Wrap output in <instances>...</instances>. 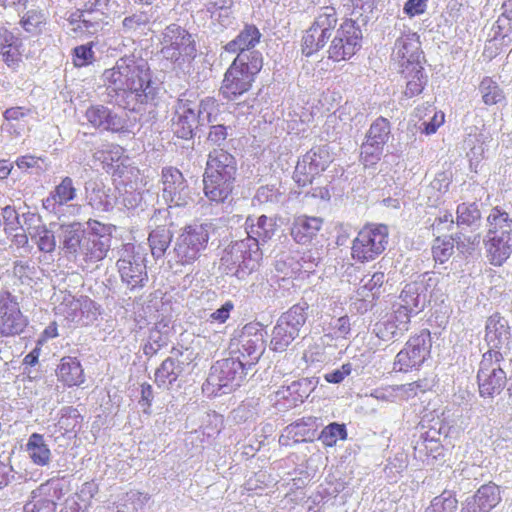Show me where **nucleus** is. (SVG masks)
I'll list each match as a JSON object with an SVG mask.
<instances>
[{
	"mask_svg": "<svg viewBox=\"0 0 512 512\" xmlns=\"http://www.w3.org/2000/svg\"><path fill=\"white\" fill-rule=\"evenodd\" d=\"M13 479V467L9 463L0 461V489L6 487Z\"/></svg>",
	"mask_w": 512,
	"mask_h": 512,
	"instance_id": "nucleus-62",
	"label": "nucleus"
},
{
	"mask_svg": "<svg viewBox=\"0 0 512 512\" xmlns=\"http://www.w3.org/2000/svg\"><path fill=\"white\" fill-rule=\"evenodd\" d=\"M501 501V491L494 483L482 485L477 492L466 499L461 512H490Z\"/></svg>",
	"mask_w": 512,
	"mask_h": 512,
	"instance_id": "nucleus-23",
	"label": "nucleus"
},
{
	"mask_svg": "<svg viewBox=\"0 0 512 512\" xmlns=\"http://www.w3.org/2000/svg\"><path fill=\"white\" fill-rule=\"evenodd\" d=\"M479 90L482 94L484 103L487 105L497 104L505 98L498 84L489 77H486L481 81Z\"/></svg>",
	"mask_w": 512,
	"mask_h": 512,
	"instance_id": "nucleus-45",
	"label": "nucleus"
},
{
	"mask_svg": "<svg viewBox=\"0 0 512 512\" xmlns=\"http://www.w3.org/2000/svg\"><path fill=\"white\" fill-rule=\"evenodd\" d=\"M31 267L28 262L23 261H15L12 268V273L15 277L23 280L24 278H29V271Z\"/></svg>",
	"mask_w": 512,
	"mask_h": 512,
	"instance_id": "nucleus-63",
	"label": "nucleus"
},
{
	"mask_svg": "<svg viewBox=\"0 0 512 512\" xmlns=\"http://www.w3.org/2000/svg\"><path fill=\"white\" fill-rule=\"evenodd\" d=\"M2 217L5 224V230L15 231L22 226L19 214L15 208L11 206H6L2 209Z\"/></svg>",
	"mask_w": 512,
	"mask_h": 512,
	"instance_id": "nucleus-53",
	"label": "nucleus"
},
{
	"mask_svg": "<svg viewBox=\"0 0 512 512\" xmlns=\"http://www.w3.org/2000/svg\"><path fill=\"white\" fill-rule=\"evenodd\" d=\"M479 239V234H473L468 237L464 236V239H462L461 236L443 240L437 238L432 247L433 257L435 261L444 263L453 254L454 242H456L458 249H462V251H464L468 250L471 246H474L476 243H479Z\"/></svg>",
	"mask_w": 512,
	"mask_h": 512,
	"instance_id": "nucleus-27",
	"label": "nucleus"
},
{
	"mask_svg": "<svg viewBox=\"0 0 512 512\" xmlns=\"http://www.w3.org/2000/svg\"><path fill=\"white\" fill-rule=\"evenodd\" d=\"M428 0H407L403 12L409 17L423 14L426 11Z\"/></svg>",
	"mask_w": 512,
	"mask_h": 512,
	"instance_id": "nucleus-57",
	"label": "nucleus"
},
{
	"mask_svg": "<svg viewBox=\"0 0 512 512\" xmlns=\"http://www.w3.org/2000/svg\"><path fill=\"white\" fill-rule=\"evenodd\" d=\"M82 417L78 410L73 407H65L58 420L57 427L62 434L76 433L81 425Z\"/></svg>",
	"mask_w": 512,
	"mask_h": 512,
	"instance_id": "nucleus-42",
	"label": "nucleus"
},
{
	"mask_svg": "<svg viewBox=\"0 0 512 512\" xmlns=\"http://www.w3.org/2000/svg\"><path fill=\"white\" fill-rule=\"evenodd\" d=\"M181 362L174 358L165 359L155 372V382L159 388H169L182 373Z\"/></svg>",
	"mask_w": 512,
	"mask_h": 512,
	"instance_id": "nucleus-33",
	"label": "nucleus"
},
{
	"mask_svg": "<svg viewBox=\"0 0 512 512\" xmlns=\"http://www.w3.org/2000/svg\"><path fill=\"white\" fill-rule=\"evenodd\" d=\"M485 240L486 256L494 266H501L512 254V233L487 235Z\"/></svg>",
	"mask_w": 512,
	"mask_h": 512,
	"instance_id": "nucleus-26",
	"label": "nucleus"
},
{
	"mask_svg": "<svg viewBox=\"0 0 512 512\" xmlns=\"http://www.w3.org/2000/svg\"><path fill=\"white\" fill-rule=\"evenodd\" d=\"M142 194L136 190H125L121 195V202L127 209H135L142 202Z\"/></svg>",
	"mask_w": 512,
	"mask_h": 512,
	"instance_id": "nucleus-58",
	"label": "nucleus"
},
{
	"mask_svg": "<svg viewBox=\"0 0 512 512\" xmlns=\"http://www.w3.org/2000/svg\"><path fill=\"white\" fill-rule=\"evenodd\" d=\"M419 311L408 309L405 306L399 305V308L395 311V320L398 322V325H395L394 323H386L383 324L384 330L382 326H378L377 329V335L382 338L383 340H388V333H390L392 336L394 335L395 331L394 329H407L406 325L410 321L411 314H417Z\"/></svg>",
	"mask_w": 512,
	"mask_h": 512,
	"instance_id": "nucleus-41",
	"label": "nucleus"
},
{
	"mask_svg": "<svg viewBox=\"0 0 512 512\" xmlns=\"http://www.w3.org/2000/svg\"><path fill=\"white\" fill-rule=\"evenodd\" d=\"M251 221V224L247 226V234L250 238L254 239L257 243H265L271 239L275 232V222L272 218H268L265 215L258 217L256 224L253 220L247 218L246 224Z\"/></svg>",
	"mask_w": 512,
	"mask_h": 512,
	"instance_id": "nucleus-35",
	"label": "nucleus"
},
{
	"mask_svg": "<svg viewBox=\"0 0 512 512\" xmlns=\"http://www.w3.org/2000/svg\"><path fill=\"white\" fill-rule=\"evenodd\" d=\"M44 23L45 16L38 10H28L20 20L22 28L31 35L39 34Z\"/></svg>",
	"mask_w": 512,
	"mask_h": 512,
	"instance_id": "nucleus-48",
	"label": "nucleus"
},
{
	"mask_svg": "<svg viewBox=\"0 0 512 512\" xmlns=\"http://www.w3.org/2000/svg\"><path fill=\"white\" fill-rule=\"evenodd\" d=\"M351 373V365L344 364L340 369H336L334 371L328 372L325 374L324 378L329 383H340L344 380L346 376Z\"/></svg>",
	"mask_w": 512,
	"mask_h": 512,
	"instance_id": "nucleus-60",
	"label": "nucleus"
},
{
	"mask_svg": "<svg viewBox=\"0 0 512 512\" xmlns=\"http://www.w3.org/2000/svg\"><path fill=\"white\" fill-rule=\"evenodd\" d=\"M28 114L29 110L23 107L6 109L3 113L4 122L1 125V130L10 135H21L27 126L25 118Z\"/></svg>",
	"mask_w": 512,
	"mask_h": 512,
	"instance_id": "nucleus-32",
	"label": "nucleus"
},
{
	"mask_svg": "<svg viewBox=\"0 0 512 512\" xmlns=\"http://www.w3.org/2000/svg\"><path fill=\"white\" fill-rule=\"evenodd\" d=\"M458 507L457 499L451 492L444 491L436 496L426 508L425 512H456Z\"/></svg>",
	"mask_w": 512,
	"mask_h": 512,
	"instance_id": "nucleus-46",
	"label": "nucleus"
},
{
	"mask_svg": "<svg viewBox=\"0 0 512 512\" xmlns=\"http://www.w3.org/2000/svg\"><path fill=\"white\" fill-rule=\"evenodd\" d=\"M444 122V113L442 112H434L433 117L428 122H423V128H420L421 131L427 135H431L436 132L438 127H440Z\"/></svg>",
	"mask_w": 512,
	"mask_h": 512,
	"instance_id": "nucleus-61",
	"label": "nucleus"
},
{
	"mask_svg": "<svg viewBox=\"0 0 512 512\" xmlns=\"http://www.w3.org/2000/svg\"><path fill=\"white\" fill-rule=\"evenodd\" d=\"M200 122L207 121L213 124L208 136V142L214 146L210 151L203 177L204 193L209 205L215 206L218 212L224 210V126L220 104L214 98L201 101L197 110Z\"/></svg>",
	"mask_w": 512,
	"mask_h": 512,
	"instance_id": "nucleus-2",
	"label": "nucleus"
},
{
	"mask_svg": "<svg viewBox=\"0 0 512 512\" xmlns=\"http://www.w3.org/2000/svg\"><path fill=\"white\" fill-rule=\"evenodd\" d=\"M59 230L60 249L67 259L75 263L88 231L83 228L80 222L61 224Z\"/></svg>",
	"mask_w": 512,
	"mask_h": 512,
	"instance_id": "nucleus-22",
	"label": "nucleus"
},
{
	"mask_svg": "<svg viewBox=\"0 0 512 512\" xmlns=\"http://www.w3.org/2000/svg\"><path fill=\"white\" fill-rule=\"evenodd\" d=\"M17 310H20L17 297L7 289L0 290V315Z\"/></svg>",
	"mask_w": 512,
	"mask_h": 512,
	"instance_id": "nucleus-52",
	"label": "nucleus"
},
{
	"mask_svg": "<svg viewBox=\"0 0 512 512\" xmlns=\"http://www.w3.org/2000/svg\"><path fill=\"white\" fill-rule=\"evenodd\" d=\"M85 118L93 128L101 131L119 133L127 130V120L102 104L88 107Z\"/></svg>",
	"mask_w": 512,
	"mask_h": 512,
	"instance_id": "nucleus-19",
	"label": "nucleus"
},
{
	"mask_svg": "<svg viewBox=\"0 0 512 512\" xmlns=\"http://www.w3.org/2000/svg\"><path fill=\"white\" fill-rule=\"evenodd\" d=\"M432 384L427 379L414 381L408 384L397 386L398 390H401L407 397L417 395L418 391L425 392L431 388Z\"/></svg>",
	"mask_w": 512,
	"mask_h": 512,
	"instance_id": "nucleus-55",
	"label": "nucleus"
},
{
	"mask_svg": "<svg viewBox=\"0 0 512 512\" xmlns=\"http://www.w3.org/2000/svg\"><path fill=\"white\" fill-rule=\"evenodd\" d=\"M484 156V147L482 143H478L470 148L467 152V157L469 158L471 166L473 164H478Z\"/></svg>",
	"mask_w": 512,
	"mask_h": 512,
	"instance_id": "nucleus-64",
	"label": "nucleus"
},
{
	"mask_svg": "<svg viewBox=\"0 0 512 512\" xmlns=\"http://www.w3.org/2000/svg\"><path fill=\"white\" fill-rule=\"evenodd\" d=\"M338 13L333 6H322L316 10L311 26L304 32L301 50L311 56L323 49L336 31Z\"/></svg>",
	"mask_w": 512,
	"mask_h": 512,
	"instance_id": "nucleus-4",
	"label": "nucleus"
},
{
	"mask_svg": "<svg viewBox=\"0 0 512 512\" xmlns=\"http://www.w3.org/2000/svg\"><path fill=\"white\" fill-rule=\"evenodd\" d=\"M150 18L146 12H137L126 16L122 21L124 33H136L143 31L149 24Z\"/></svg>",
	"mask_w": 512,
	"mask_h": 512,
	"instance_id": "nucleus-50",
	"label": "nucleus"
},
{
	"mask_svg": "<svg viewBox=\"0 0 512 512\" xmlns=\"http://www.w3.org/2000/svg\"><path fill=\"white\" fill-rule=\"evenodd\" d=\"M503 357L493 356L486 352L482 356L477 374L479 393L482 397L493 398L498 395L505 386L506 373L501 366Z\"/></svg>",
	"mask_w": 512,
	"mask_h": 512,
	"instance_id": "nucleus-11",
	"label": "nucleus"
},
{
	"mask_svg": "<svg viewBox=\"0 0 512 512\" xmlns=\"http://www.w3.org/2000/svg\"><path fill=\"white\" fill-rule=\"evenodd\" d=\"M162 197L172 207H184L191 200L190 191L183 174L174 167L162 170Z\"/></svg>",
	"mask_w": 512,
	"mask_h": 512,
	"instance_id": "nucleus-17",
	"label": "nucleus"
},
{
	"mask_svg": "<svg viewBox=\"0 0 512 512\" xmlns=\"http://www.w3.org/2000/svg\"><path fill=\"white\" fill-rule=\"evenodd\" d=\"M485 340L494 357H504L510 351L511 328L509 322L499 313L488 317L485 326Z\"/></svg>",
	"mask_w": 512,
	"mask_h": 512,
	"instance_id": "nucleus-16",
	"label": "nucleus"
},
{
	"mask_svg": "<svg viewBox=\"0 0 512 512\" xmlns=\"http://www.w3.org/2000/svg\"><path fill=\"white\" fill-rule=\"evenodd\" d=\"M73 61L75 66L83 67L90 64L94 59V52L92 45H80L73 50Z\"/></svg>",
	"mask_w": 512,
	"mask_h": 512,
	"instance_id": "nucleus-51",
	"label": "nucleus"
},
{
	"mask_svg": "<svg viewBox=\"0 0 512 512\" xmlns=\"http://www.w3.org/2000/svg\"><path fill=\"white\" fill-rule=\"evenodd\" d=\"M58 380L68 387L80 386L85 381L84 370L76 357L61 358L56 369Z\"/></svg>",
	"mask_w": 512,
	"mask_h": 512,
	"instance_id": "nucleus-29",
	"label": "nucleus"
},
{
	"mask_svg": "<svg viewBox=\"0 0 512 512\" xmlns=\"http://www.w3.org/2000/svg\"><path fill=\"white\" fill-rule=\"evenodd\" d=\"M160 44L162 56L171 62H184L196 57L197 49L192 34L178 24H170L164 29Z\"/></svg>",
	"mask_w": 512,
	"mask_h": 512,
	"instance_id": "nucleus-5",
	"label": "nucleus"
},
{
	"mask_svg": "<svg viewBox=\"0 0 512 512\" xmlns=\"http://www.w3.org/2000/svg\"><path fill=\"white\" fill-rule=\"evenodd\" d=\"M173 238L172 231L164 225H159L149 234V246L152 256L158 260L166 254Z\"/></svg>",
	"mask_w": 512,
	"mask_h": 512,
	"instance_id": "nucleus-34",
	"label": "nucleus"
},
{
	"mask_svg": "<svg viewBox=\"0 0 512 512\" xmlns=\"http://www.w3.org/2000/svg\"><path fill=\"white\" fill-rule=\"evenodd\" d=\"M426 286L423 282L406 284L400 294V305L408 309L420 311L427 302Z\"/></svg>",
	"mask_w": 512,
	"mask_h": 512,
	"instance_id": "nucleus-30",
	"label": "nucleus"
},
{
	"mask_svg": "<svg viewBox=\"0 0 512 512\" xmlns=\"http://www.w3.org/2000/svg\"><path fill=\"white\" fill-rule=\"evenodd\" d=\"M224 387V363L217 361L211 366L206 382L203 384V392L208 396L222 395Z\"/></svg>",
	"mask_w": 512,
	"mask_h": 512,
	"instance_id": "nucleus-39",
	"label": "nucleus"
},
{
	"mask_svg": "<svg viewBox=\"0 0 512 512\" xmlns=\"http://www.w3.org/2000/svg\"><path fill=\"white\" fill-rule=\"evenodd\" d=\"M296 338L297 337L291 334V331L286 330L278 320L272 331L270 341L271 349L276 352H284Z\"/></svg>",
	"mask_w": 512,
	"mask_h": 512,
	"instance_id": "nucleus-44",
	"label": "nucleus"
},
{
	"mask_svg": "<svg viewBox=\"0 0 512 512\" xmlns=\"http://www.w3.org/2000/svg\"><path fill=\"white\" fill-rule=\"evenodd\" d=\"M31 461L38 466H47L51 460V451L43 435L33 433L26 444Z\"/></svg>",
	"mask_w": 512,
	"mask_h": 512,
	"instance_id": "nucleus-31",
	"label": "nucleus"
},
{
	"mask_svg": "<svg viewBox=\"0 0 512 512\" xmlns=\"http://www.w3.org/2000/svg\"><path fill=\"white\" fill-rule=\"evenodd\" d=\"M391 137V124L388 119L378 117L370 125L366 140L362 144L361 156L366 164H373L380 159L384 145Z\"/></svg>",
	"mask_w": 512,
	"mask_h": 512,
	"instance_id": "nucleus-14",
	"label": "nucleus"
},
{
	"mask_svg": "<svg viewBox=\"0 0 512 512\" xmlns=\"http://www.w3.org/2000/svg\"><path fill=\"white\" fill-rule=\"evenodd\" d=\"M0 39H1V47H4V48L10 47V48H14L15 50H17L21 45L20 39L17 36H15L14 33L11 32L6 27L0 28Z\"/></svg>",
	"mask_w": 512,
	"mask_h": 512,
	"instance_id": "nucleus-59",
	"label": "nucleus"
},
{
	"mask_svg": "<svg viewBox=\"0 0 512 512\" xmlns=\"http://www.w3.org/2000/svg\"><path fill=\"white\" fill-rule=\"evenodd\" d=\"M50 490L48 483L42 484L39 488L32 492V500L27 502L24 507V512H56V503L53 499L43 498Z\"/></svg>",
	"mask_w": 512,
	"mask_h": 512,
	"instance_id": "nucleus-38",
	"label": "nucleus"
},
{
	"mask_svg": "<svg viewBox=\"0 0 512 512\" xmlns=\"http://www.w3.org/2000/svg\"><path fill=\"white\" fill-rule=\"evenodd\" d=\"M165 344V340L159 331H152L149 336L148 342L143 347V353L146 356L152 357L161 347Z\"/></svg>",
	"mask_w": 512,
	"mask_h": 512,
	"instance_id": "nucleus-54",
	"label": "nucleus"
},
{
	"mask_svg": "<svg viewBox=\"0 0 512 512\" xmlns=\"http://www.w3.org/2000/svg\"><path fill=\"white\" fill-rule=\"evenodd\" d=\"M487 235H501V233H512V218L500 207H494L487 216Z\"/></svg>",
	"mask_w": 512,
	"mask_h": 512,
	"instance_id": "nucleus-36",
	"label": "nucleus"
},
{
	"mask_svg": "<svg viewBox=\"0 0 512 512\" xmlns=\"http://www.w3.org/2000/svg\"><path fill=\"white\" fill-rule=\"evenodd\" d=\"M223 9L224 0H216L208 4L207 13H209L214 26H219L220 28L223 26Z\"/></svg>",
	"mask_w": 512,
	"mask_h": 512,
	"instance_id": "nucleus-56",
	"label": "nucleus"
},
{
	"mask_svg": "<svg viewBox=\"0 0 512 512\" xmlns=\"http://www.w3.org/2000/svg\"><path fill=\"white\" fill-rule=\"evenodd\" d=\"M307 309V303H298L292 306L287 312L283 313L278 320L281 323L283 321H289L290 324L300 331L307 319Z\"/></svg>",
	"mask_w": 512,
	"mask_h": 512,
	"instance_id": "nucleus-49",
	"label": "nucleus"
},
{
	"mask_svg": "<svg viewBox=\"0 0 512 512\" xmlns=\"http://www.w3.org/2000/svg\"><path fill=\"white\" fill-rule=\"evenodd\" d=\"M117 267L122 282L130 290L141 288L148 281L145 257L140 246L125 245Z\"/></svg>",
	"mask_w": 512,
	"mask_h": 512,
	"instance_id": "nucleus-9",
	"label": "nucleus"
},
{
	"mask_svg": "<svg viewBox=\"0 0 512 512\" xmlns=\"http://www.w3.org/2000/svg\"><path fill=\"white\" fill-rule=\"evenodd\" d=\"M198 122L200 120L197 111L191 107L188 101H180L172 120L173 132L179 138L189 139L193 136V131Z\"/></svg>",
	"mask_w": 512,
	"mask_h": 512,
	"instance_id": "nucleus-25",
	"label": "nucleus"
},
{
	"mask_svg": "<svg viewBox=\"0 0 512 512\" xmlns=\"http://www.w3.org/2000/svg\"><path fill=\"white\" fill-rule=\"evenodd\" d=\"M326 166L327 161L322 156L321 149H312L297 162L294 179L299 185L305 186L307 183L312 182L315 175L324 171Z\"/></svg>",
	"mask_w": 512,
	"mask_h": 512,
	"instance_id": "nucleus-24",
	"label": "nucleus"
},
{
	"mask_svg": "<svg viewBox=\"0 0 512 512\" xmlns=\"http://www.w3.org/2000/svg\"><path fill=\"white\" fill-rule=\"evenodd\" d=\"M23 221L31 239L43 253H53L57 247L55 233L42 223L40 215L35 213L23 214Z\"/></svg>",
	"mask_w": 512,
	"mask_h": 512,
	"instance_id": "nucleus-20",
	"label": "nucleus"
},
{
	"mask_svg": "<svg viewBox=\"0 0 512 512\" xmlns=\"http://www.w3.org/2000/svg\"><path fill=\"white\" fill-rule=\"evenodd\" d=\"M111 247V237L107 234H99L94 231H88L84 238L82 248L75 260V263L82 270L91 271L96 264L103 260Z\"/></svg>",
	"mask_w": 512,
	"mask_h": 512,
	"instance_id": "nucleus-13",
	"label": "nucleus"
},
{
	"mask_svg": "<svg viewBox=\"0 0 512 512\" xmlns=\"http://www.w3.org/2000/svg\"><path fill=\"white\" fill-rule=\"evenodd\" d=\"M250 341L243 331H235L232 335L228 347L231 357L226 358V388L230 386L231 389H236L243 382L246 373L241 357H245V354L239 345L247 351L246 344Z\"/></svg>",
	"mask_w": 512,
	"mask_h": 512,
	"instance_id": "nucleus-15",
	"label": "nucleus"
},
{
	"mask_svg": "<svg viewBox=\"0 0 512 512\" xmlns=\"http://www.w3.org/2000/svg\"><path fill=\"white\" fill-rule=\"evenodd\" d=\"M388 244V228L370 225L358 232L352 243V257L359 262H369L382 254Z\"/></svg>",
	"mask_w": 512,
	"mask_h": 512,
	"instance_id": "nucleus-8",
	"label": "nucleus"
},
{
	"mask_svg": "<svg viewBox=\"0 0 512 512\" xmlns=\"http://www.w3.org/2000/svg\"><path fill=\"white\" fill-rule=\"evenodd\" d=\"M431 336L426 330L411 337L405 347L396 355L395 367L399 371H408L420 366L430 354Z\"/></svg>",
	"mask_w": 512,
	"mask_h": 512,
	"instance_id": "nucleus-12",
	"label": "nucleus"
},
{
	"mask_svg": "<svg viewBox=\"0 0 512 512\" xmlns=\"http://www.w3.org/2000/svg\"><path fill=\"white\" fill-rule=\"evenodd\" d=\"M101 78L110 102L124 109L136 111L138 104L153 101L157 94L148 62L135 55L119 58L112 68L104 70Z\"/></svg>",
	"mask_w": 512,
	"mask_h": 512,
	"instance_id": "nucleus-1",
	"label": "nucleus"
},
{
	"mask_svg": "<svg viewBox=\"0 0 512 512\" xmlns=\"http://www.w3.org/2000/svg\"><path fill=\"white\" fill-rule=\"evenodd\" d=\"M323 224L320 217L299 216L295 218L291 227V236L302 245L310 243L318 234Z\"/></svg>",
	"mask_w": 512,
	"mask_h": 512,
	"instance_id": "nucleus-28",
	"label": "nucleus"
},
{
	"mask_svg": "<svg viewBox=\"0 0 512 512\" xmlns=\"http://www.w3.org/2000/svg\"><path fill=\"white\" fill-rule=\"evenodd\" d=\"M108 0H95L85 4L84 9L77 10L68 18L71 30L76 34L95 35L108 24L104 11Z\"/></svg>",
	"mask_w": 512,
	"mask_h": 512,
	"instance_id": "nucleus-10",
	"label": "nucleus"
},
{
	"mask_svg": "<svg viewBox=\"0 0 512 512\" xmlns=\"http://www.w3.org/2000/svg\"><path fill=\"white\" fill-rule=\"evenodd\" d=\"M346 437L347 431L345 425L333 422L322 430L319 440L325 446L332 447L338 440H344Z\"/></svg>",
	"mask_w": 512,
	"mask_h": 512,
	"instance_id": "nucleus-47",
	"label": "nucleus"
},
{
	"mask_svg": "<svg viewBox=\"0 0 512 512\" xmlns=\"http://www.w3.org/2000/svg\"><path fill=\"white\" fill-rule=\"evenodd\" d=\"M361 40L362 31L356 21L343 20L329 40L328 58L335 62L349 60L361 48Z\"/></svg>",
	"mask_w": 512,
	"mask_h": 512,
	"instance_id": "nucleus-7",
	"label": "nucleus"
},
{
	"mask_svg": "<svg viewBox=\"0 0 512 512\" xmlns=\"http://www.w3.org/2000/svg\"><path fill=\"white\" fill-rule=\"evenodd\" d=\"M261 33L254 25H246L235 39L226 44V51L237 53V57L226 71V90L233 95L248 91L253 80V72L247 63L244 51L254 48L260 41Z\"/></svg>",
	"mask_w": 512,
	"mask_h": 512,
	"instance_id": "nucleus-3",
	"label": "nucleus"
},
{
	"mask_svg": "<svg viewBox=\"0 0 512 512\" xmlns=\"http://www.w3.org/2000/svg\"><path fill=\"white\" fill-rule=\"evenodd\" d=\"M457 225L461 226H479L481 213L475 203H462L457 207Z\"/></svg>",
	"mask_w": 512,
	"mask_h": 512,
	"instance_id": "nucleus-43",
	"label": "nucleus"
},
{
	"mask_svg": "<svg viewBox=\"0 0 512 512\" xmlns=\"http://www.w3.org/2000/svg\"><path fill=\"white\" fill-rule=\"evenodd\" d=\"M27 326V318L21 310L4 312L0 315V334L2 336H15L23 332Z\"/></svg>",
	"mask_w": 512,
	"mask_h": 512,
	"instance_id": "nucleus-37",
	"label": "nucleus"
},
{
	"mask_svg": "<svg viewBox=\"0 0 512 512\" xmlns=\"http://www.w3.org/2000/svg\"><path fill=\"white\" fill-rule=\"evenodd\" d=\"M77 196V189L74 186L72 178L66 176L61 182L55 186L49 196L43 201V206L50 209L56 214L62 215L65 208L79 211L78 205H67L68 202L73 201Z\"/></svg>",
	"mask_w": 512,
	"mask_h": 512,
	"instance_id": "nucleus-21",
	"label": "nucleus"
},
{
	"mask_svg": "<svg viewBox=\"0 0 512 512\" xmlns=\"http://www.w3.org/2000/svg\"><path fill=\"white\" fill-rule=\"evenodd\" d=\"M392 56L407 72L410 67L422 65L424 56L419 36L411 31L401 33L395 41Z\"/></svg>",
	"mask_w": 512,
	"mask_h": 512,
	"instance_id": "nucleus-18",
	"label": "nucleus"
},
{
	"mask_svg": "<svg viewBox=\"0 0 512 512\" xmlns=\"http://www.w3.org/2000/svg\"><path fill=\"white\" fill-rule=\"evenodd\" d=\"M209 236L202 225L186 226L176 238L173 249L168 252L169 262L187 265L193 263L205 248Z\"/></svg>",
	"mask_w": 512,
	"mask_h": 512,
	"instance_id": "nucleus-6",
	"label": "nucleus"
},
{
	"mask_svg": "<svg viewBox=\"0 0 512 512\" xmlns=\"http://www.w3.org/2000/svg\"><path fill=\"white\" fill-rule=\"evenodd\" d=\"M423 70L422 65L410 67L409 72L402 70L405 77L408 79L406 89L404 91V95L406 97L412 98L423 91L427 82V78Z\"/></svg>",
	"mask_w": 512,
	"mask_h": 512,
	"instance_id": "nucleus-40",
	"label": "nucleus"
}]
</instances>
